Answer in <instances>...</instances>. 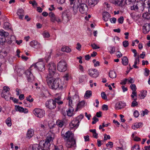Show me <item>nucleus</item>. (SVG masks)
<instances>
[{
	"instance_id": "f257e3e1",
	"label": "nucleus",
	"mask_w": 150,
	"mask_h": 150,
	"mask_svg": "<svg viewBox=\"0 0 150 150\" xmlns=\"http://www.w3.org/2000/svg\"><path fill=\"white\" fill-rule=\"evenodd\" d=\"M46 81L49 87L52 89L62 90L63 88V83H62L61 80L59 78L55 79L52 77L47 76Z\"/></svg>"
},
{
	"instance_id": "f03ea898",
	"label": "nucleus",
	"mask_w": 150,
	"mask_h": 150,
	"mask_svg": "<svg viewBox=\"0 0 150 150\" xmlns=\"http://www.w3.org/2000/svg\"><path fill=\"white\" fill-rule=\"evenodd\" d=\"M54 137V134L51 132L48 133L46 138V140L45 142L44 141H41L40 143V144H42L43 147L48 148L50 145V142H52Z\"/></svg>"
},
{
	"instance_id": "7ed1b4c3",
	"label": "nucleus",
	"mask_w": 150,
	"mask_h": 150,
	"mask_svg": "<svg viewBox=\"0 0 150 150\" xmlns=\"http://www.w3.org/2000/svg\"><path fill=\"white\" fill-rule=\"evenodd\" d=\"M47 67L48 68L49 74L47 76L52 77L55 74L56 67L53 62H51L48 64Z\"/></svg>"
},
{
	"instance_id": "20e7f679",
	"label": "nucleus",
	"mask_w": 150,
	"mask_h": 150,
	"mask_svg": "<svg viewBox=\"0 0 150 150\" xmlns=\"http://www.w3.org/2000/svg\"><path fill=\"white\" fill-rule=\"evenodd\" d=\"M45 64L43 61H40L35 64H33L31 67V68L34 67L40 71H42L45 69Z\"/></svg>"
},
{
	"instance_id": "39448f33",
	"label": "nucleus",
	"mask_w": 150,
	"mask_h": 150,
	"mask_svg": "<svg viewBox=\"0 0 150 150\" xmlns=\"http://www.w3.org/2000/svg\"><path fill=\"white\" fill-rule=\"evenodd\" d=\"M81 0H79V3H78L79 11L82 14H85L87 13L88 10V7L86 4H84L80 3Z\"/></svg>"
},
{
	"instance_id": "423d86ee",
	"label": "nucleus",
	"mask_w": 150,
	"mask_h": 150,
	"mask_svg": "<svg viewBox=\"0 0 150 150\" xmlns=\"http://www.w3.org/2000/svg\"><path fill=\"white\" fill-rule=\"evenodd\" d=\"M66 63L63 60H61L58 64L57 68L58 70L61 72L65 71L67 69Z\"/></svg>"
},
{
	"instance_id": "0eeeda50",
	"label": "nucleus",
	"mask_w": 150,
	"mask_h": 150,
	"mask_svg": "<svg viewBox=\"0 0 150 150\" xmlns=\"http://www.w3.org/2000/svg\"><path fill=\"white\" fill-rule=\"evenodd\" d=\"M33 113L37 117L41 118L45 115L44 110L39 108H35L33 111Z\"/></svg>"
},
{
	"instance_id": "6e6552de",
	"label": "nucleus",
	"mask_w": 150,
	"mask_h": 150,
	"mask_svg": "<svg viewBox=\"0 0 150 150\" xmlns=\"http://www.w3.org/2000/svg\"><path fill=\"white\" fill-rule=\"evenodd\" d=\"M61 135L64 139L68 140H72L74 139V134L71 132L68 131L67 132L64 134L61 133Z\"/></svg>"
},
{
	"instance_id": "1a4fd4ad",
	"label": "nucleus",
	"mask_w": 150,
	"mask_h": 150,
	"mask_svg": "<svg viewBox=\"0 0 150 150\" xmlns=\"http://www.w3.org/2000/svg\"><path fill=\"white\" fill-rule=\"evenodd\" d=\"M47 108L50 109H53L55 108L56 106L55 101L52 99L48 100L45 103Z\"/></svg>"
},
{
	"instance_id": "9d476101",
	"label": "nucleus",
	"mask_w": 150,
	"mask_h": 150,
	"mask_svg": "<svg viewBox=\"0 0 150 150\" xmlns=\"http://www.w3.org/2000/svg\"><path fill=\"white\" fill-rule=\"evenodd\" d=\"M70 19V16L69 13L64 12L62 13V21L64 23L68 22Z\"/></svg>"
},
{
	"instance_id": "9b49d317",
	"label": "nucleus",
	"mask_w": 150,
	"mask_h": 150,
	"mask_svg": "<svg viewBox=\"0 0 150 150\" xmlns=\"http://www.w3.org/2000/svg\"><path fill=\"white\" fill-rule=\"evenodd\" d=\"M66 146L68 148L75 147L76 146V143L75 139L67 140Z\"/></svg>"
},
{
	"instance_id": "f8f14e48",
	"label": "nucleus",
	"mask_w": 150,
	"mask_h": 150,
	"mask_svg": "<svg viewBox=\"0 0 150 150\" xmlns=\"http://www.w3.org/2000/svg\"><path fill=\"white\" fill-rule=\"evenodd\" d=\"M88 74L93 78H96L99 75V73L98 71L95 69H89L88 71Z\"/></svg>"
},
{
	"instance_id": "ddd939ff",
	"label": "nucleus",
	"mask_w": 150,
	"mask_h": 150,
	"mask_svg": "<svg viewBox=\"0 0 150 150\" xmlns=\"http://www.w3.org/2000/svg\"><path fill=\"white\" fill-rule=\"evenodd\" d=\"M25 74L27 78L28 81L29 82H32L34 79V78L33 75L30 70H28L25 71Z\"/></svg>"
},
{
	"instance_id": "4468645a",
	"label": "nucleus",
	"mask_w": 150,
	"mask_h": 150,
	"mask_svg": "<svg viewBox=\"0 0 150 150\" xmlns=\"http://www.w3.org/2000/svg\"><path fill=\"white\" fill-rule=\"evenodd\" d=\"M79 121L77 119L73 120L69 124V126L71 129L76 128L79 125Z\"/></svg>"
},
{
	"instance_id": "2eb2a0df",
	"label": "nucleus",
	"mask_w": 150,
	"mask_h": 150,
	"mask_svg": "<svg viewBox=\"0 0 150 150\" xmlns=\"http://www.w3.org/2000/svg\"><path fill=\"white\" fill-rule=\"evenodd\" d=\"M125 106V103L122 101H120L116 103L115 105V108L116 110H121Z\"/></svg>"
},
{
	"instance_id": "dca6fc26",
	"label": "nucleus",
	"mask_w": 150,
	"mask_h": 150,
	"mask_svg": "<svg viewBox=\"0 0 150 150\" xmlns=\"http://www.w3.org/2000/svg\"><path fill=\"white\" fill-rule=\"evenodd\" d=\"M15 107V110L17 111H19L20 112H23L25 113L28 112V110L26 108H24L23 107L20 106L19 105L16 106Z\"/></svg>"
},
{
	"instance_id": "f3484780",
	"label": "nucleus",
	"mask_w": 150,
	"mask_h": 150,
	"mask_svg": "<svg viewBox=\"0 0 150 150\" xmlns=\"http://www.w3.org/2000/svg\"><path fill=\"white\" fill-rule=\"evenodd\" d=\"M30 46L35 48L37 49L39 47L40 44L37 41L33 40L31 41L30 43Z\"/></svg>"
},
{
	"instance_id": "a211bd4d",
	"label": "nucleus",
	"mask_w": 150,
	"mask_h": 150,
	"mask_svg": "<svg viewBox=\"0 0 150 150\" xmlns=\"http://www.w3.org/2000/svg\"><path fill=\"white\" fill-rule=\"evenodd\" d=\"M143 32L145 34L147 33L150 30V24H146L143 26Z\"/></svg>"
},
{
	"instance_id": "6ab92c4d",
	"label": "nucleus",
	"mask_w": 150,
	"mask_h": 150,
	"mask_svg": "<svg viewBox=\"0 0 150 150\" xmlns=\"http://www.w3.org/2000/svg\"><path fill=\"white\" fill-rule=\"evenodd\" d=\"M17 14L20 19H22L24 16V10L22 8L19 9L17 11Z\"/></svg>"
},
{
	"instance_id": "aec40b11",
	"label": "nucleus",
	"mask_w": 150,
	"mask_h": 150,
	"mask_svg": "<svg viewBox=\"0 0 150 150\" xmlns=\"http://www.w3.org/2000/svg\"><path fill=\"white\" fill-rule=\"evenodd\" d=\"M103 19L105 21H108L110 17V14L107 12H104L103 14Z\"/></svg>"
},
{
	"instance_id": "412c9836",
	"label": "nucleus",
	"mask_w": 150,
	"mask_h": 150,
	"mask_svg": "<svg viewBox=\"0 0 150 150\" xmlns=\"http://www.w3.org/2000/svg\"><path fill=\"white\" fill-rule=\"evenodd\" d=\"M140 4L142 5V4L139 2L135 3L133 5L131 6V10H133L135 11H137L139 9V6Z\"/></svg>"
},
{
	"instance_id": "4be33fe9",
	"label": "nucleus",
	"mask_w": 150,
	"mask_h": 150,
	"mask_svg": "<svg viewBox=\"0 0 150 150\" xmlns=\"http://www.w3.org/2000/svg\"><path fill=\"white\" fill-rule=\"evenodd\" d=\"M74 110V108L72 106H69L68 110L67 111V115L69 117L72 116Z\"/></svg>"
},
{
	"instance_id": "5701e85b",
	"label": "nucleus",
	"mask_w": 150,
	"mask_h": 150,
	"mask_svg": "<svg viewBox=\"0 0 150 150\" xmlns=\"http://www.w3.org/2000/svg\"><path fill=\"white\" fill-rule=\"evenodd\" d=\"M10 88L4 86L3 88V90L1 94V96H4L5 95V94H8L10 93L9 91Z\"/></svg>"
},
{
	"instance_id": "b1692460",
	"label": "nucleus",
	"mask_w": 150,
	"mask_h": 150,
	"mask_svg": "<svg viewBox=\"0 0 150 150\" xmlns=\"http://www.w3.org/2000/svg\"><path fill=\"white\" fill-rule=\"evenodd\" d=\"M40 144H35L33 145L32 146V149L33 150H45L44 149H43L41 147Z\"/></svg>"
},
{
	"instance_id": "393cba45",
	"label": "nucleus",
	"mask_w": 150,
	"mask_h": 150,
	"mask_svg": "<svg viewBox=\"0 0 150 150\" xmlns=\"http://www.w3.org/2000/svg\"><path fill=\"white\" fill-rule=\"evenodd\" d=\"M34 131L32 129H30L28 130L27 134V137L30 139V138L32 137L34 134Z\"/></svg>"
},
{
	"instance_id": "a878e982",
	"label": "nucleus",
	"mask_w": 150,
	"mask_h": 150,
	"mask_svg": "<svg viewBox=\"0 0 150 150\" xmlns=\"http://www.w3.org/2000/svg\"><path fill=\"white\" fill-rule=\"evenodd\" d=\"M109 76L111 79H114L116 77V74L115 72L113 71H111L109 73Z\"/></svg>"
},
{
	"instance_id": "bb28decb",
	"label": "nucleus",
	"mask_w": 150,
	"mask_h": 150,
	"mask_svg": "<svg viewBox=\"0 0 150 150\" xmlns=\"http://www.w3.org/2000/svg\"><path fill=\"white\" fill-rule=\"evenodd\" d=\"M147 91H142L139 94V96L140 99H142L144 98L146 96Z\"/></svg>"
},
{
	"instance_id": "cd10ccee",
	"label": "nucleus",
	"mask_w": 150,
	"mask_h": 150,
	"mask_svg": "<svg viewBox=\"0 0 150 150\" xmlns=\"http://www.w3.org/2000/svg\"><path fill=\"white\" fill-rule=\"evenodd\" d=\"M122 64L123 65L126 66L127 65L128 61V58L126 57H123L122 59Z\"/></svg>"
},
{
	"instance_id": "c85d7f7f",
	"label": "nucleus",
	"mask_w": 150,
	"mask_h": 150,
	"mask_svg": "<svg viewBox=\"0 0 150 150\" xmlns=\"http://www.w3.org/2000/svg\"><path fill=\"white\" fill-rule=\"evenodd\" d=\"M142 125L141 122L135 123L132 126V128L134 129H136L139 128Z\"/></svg>"
},
{
	"instance_id": "c756f323",
	"label": "nucleus",
	"mask_w": 150,
	"mask_h": 150,
	"mask_svg": "<svg viewBox=\"0 0 150 150\" xmlns=\"http://www.w3.org/2000/svg\"><path fill=\"white\" fill-rule=\"evenodd\" d=\"M61 50L63 52L67 53L70 52L71 51L70 48L67 46H63L61 48Z\"/></svg>"
},
{
	"instance_id": "7c9ffc66",
	"label": "nucleus",
	"mask_w": 150,
	"mask_h": 150,
	"mask_svg": "<svg viewBox=\"0 0 150 150\" xmlns=\"http://www.w3.org/2000/svg\"><path fill=\"white\" fill-rule=\"evenodd\" d=\"M78 4L77 5L74 4L73 6V13L74 15H76L78 12V8H79Z\"/></svg>"
},
{
	"instance_id": "2f4dec72",
	"label": "nucleus",
	"mask_w": 150,
	"mask_h": 150,
	"mask_svg": "<svg viewBox=\"0 0 150 150\" xmlns=\"http://www.w3.org/2000/svg\"><path fill=\"white\" fill-rule=\"evenodd\" d=\"M9 33L6 32L5 31L3 30H0V35L4 37H7Z\"/></svg>"
},
{
	"instance_id": "473e14b6",
	"label": "nucleus",
	"mask_w": 150,
	"mask_h": 150,
	"mask_svg": "<svg viewBox=\"0 0 150 150\" xmlns=\"http://www.w3.org/2000/svg\"><path fill=\"white\" fill-rule=\"evenodd\" d=\"M92 95V92L91 91H87L85 94L84 97L86 99L89 98Z\"/></svg>"
},
{
	"instance_id": "72a5a7b5",
	"label": "nucleus",
	"mask_w": 150,
	"mask_h": 150,
	"mask_svg": "<svg viewBox=\"0 0 150 150\" xmlns=\"http://www.w3.org/2000/svg\"><path fill=\"white\" fill-rule=\"evenodd\" d=\"M5 95L4 96H1V97L4 98L6 100L8 101L9 99L11 100L13 99V98L11 96V94L10 93L8 94H5Z\"/></svg>"
},
{
	"instance_id": "f704fd0d",
	"label": "nucleus",
	"mask_w": 150,
	"mask_h": 150,
	"mask_svg": "<svg viewBox=\"0 0 150 150\" xmlns=\"http://www.w3.org/2000/svg\"><path fill=\"white\" fill-rule=\"evenodd\" d=\"M56 125L59 127H62L64 125L63 121L60 120H58L56 122Z\"/></svg>"
},
{
	"instance_id": "c9c22d12",
	"label": "nucleus",
	"mask_w": 150,
	"mask_h": 150,
	"mask_svg": "<svg viewBox=\"0 0 150 150\" xmlns=\"http://www.w3.org/2000/svg\"><path fill=\"white\" fill-rule=\"evenodd\" d=\"M85 102L84 101H81L80 102H79L77 105V108L76 110L77 111L79 108L83 106Z\"/></svg>"
},
{
	"instance_id": "e433bc0d",
	"label": "nucleus",
	"mask_w": 150,
	"mask_h": 150,
	"mask_svg": "<svg viewBox=\"0 0 150 150\" xmlns=\"http://www.w3.org/2000/svg\"><path fill=\"white\" fill-rule=\"evenodd\" d=\"M87 79V76L86 75L81 76L79 78V82L80 83L85 81Z\"/></svg>"
},
{
	"instance_id": "4c0bfd02",
	"label": "nucleus",
	"mask_w": 150,
	"mask_h": 150,
	"mask_svg": "<svg viewBox=\"0 0 150 150\" xmlns=\"http://www.w3.org/2000/svg\"><path fill=\"white\" fill-rule=\"evenodd\" d=\"M88 5L92 7L95 6L96 1L95 0H88Z\"/></svg>"
},
{
	"instance_id": "58836bf2",
	"label": "nucleus",
	"mask_w": 150,
	"mask_h": 150,
	"mask_svg": "<svg viewBox=\"0 0 150 150\" xmlns=\"http://www.w3.org/2000/svg\"><path fill=\"white\" fill-rule=\"evenodd\" d=\"M124 0H115L112 3L115 4H117L119 6H121Z\"/></svg>"
},
{
	"instance_id": "ea45409f",
	"label": "nucleus",
	"mask_w": 150,
	"mask_h": 150,
	"mask_svg": "<svg viewBox=\"0 0 150 150\" xmlns=\"http://www.w3.org/2000/svg\"><path fill=\"white\" fill-rule=\"evenodd\" d=\"M142 17L146 19H150V14H149L148 12L144 13L142 15Z\"/></svg>"
},
{
	"instance_id": "a19ab883",
	"label": "nucleus",
	"mask_w": 150,
	"mask_h": 150,
	"mask_svg": "<svg viewBox=\"0 0 150 150\" xmlns=\"http://www.w3.org/2000/svg\"><path fill=\"white\" fill-rule=\"evenodd\" d=\"M115 51V47L114 46H110L109 47V52L110 54H113Z\"/></svg>"
},
{
	"instance_id": "79ce46f5",
	"label": "nucleus",
	"mask_w": 150,
	"mask_h": 150,
	"mask_svg": "<svg viewBox=\"0 0 150 150\" xmlns=\"http://www.w3.org/2000/svg\"><path fill=\"white\" fill-rule=\"evenodd\" d=\"M4 28L6 29H10L11 28L10 24L8 22H5L4 24Z\"/></svg>"
},
{
	"instance_id": "37998d69",
	"label": "nucleus",
	"mask_w": 150,
	"mask_h": 150,
	"mask_svg": "<svg viewBox=\"0 0 150 150\" xmlns=\"http://www.w3.org/2000/svg\"><path fill=\"white\" fill-rule=\"evenodd\" d=\"M70 4L72 5L73 4L77 5L79 3V0H69Z\"/></svg>"
},
{
	"instance_id": "c03bdc74",
	"label": "nucleus",
	"mask_w": 150,
	"mask_h": 150,
	"mask_svg": "<svg viewBox=\"0 0 150 150\" xmlns=\"http://www.w3.org/2000/svg\"><path fill=\"white\" fill-rule=\"evenodd\" d=\"M67 100H68V102L69 103V106H72L73 105V104L72 103V100L71 98L70 97H69L68 98Z\"/></svg>"
},
{
	"instance_id": "a18cd8bd",
	"label": "nucleus",
	"mask_w": 150,
	"mask_h": 150,
	"mask_svg": "<svg viewBox=\"0 0 150 150\" xmlns=\"http://www.w3.org/2000/svg\"><path fill=\"white\" fill-rule=\"evenodd\" d=\"M148 112V110L147 109H145L144 110H142L141 112V116L142 117H143L145 115L147 114Z\"/></svg>"
},
{
	"instance_id": "49530a36",
	"label": "nucleus",
	"mask_w": 150,
	"mask_h": 150,
	"mask_svg": "<svg viewBox=\"0 0 150 150\" xmlns=\"http://www.w3.org/2000/svg\"><path fill=\"white\" fill-rule=\"evenodd\" d=\"M6 122L8 126H11V123L10 118L8 117L6 120Z\"/></svg>"
},
{
	"instance_id": "de8ad7c7",
	"label": "nucleus",
	"mask_w": 150,
	"mask_h": 150,
	"mask_svg": "<svg viewBox=\"0 0 150 150\" xmlns=\"http://www.w3.org/2000/svg\"><path fill=\"white\" fill-rule=\"evenodd\" d=\"M42 35L44 38H48L50 37L49 33L45 31L42 33Z\"/></svg>"
},
{
	"instance_id": "09e8293b",
	"label": "nucleus",
	"mask_w": 150,
	"mask_h": 150,
	"mask_svg": "<svg viewBox=\"0 0 150 150\" xmlns=\"http://www.w3.org/2000/svg\"><path fill=\"white\" fill-rule=\"evenodd\" d=\"M6 42V39L5 38H0V44L1 45H4Z\"/></svg>"
},
{
	"instance_id": "8fccbe9b",
	"label": "nucleus",
	"mask_w": 150,
	"mask_h": 150,
	"mask_svg": "<svg viewBox=\"0 0 150 150\" xmlns=\"http://www.w3.org/2000/svg\"><path fill=\"white\" fill-rule=\"evenodd\" d=\"M91 46L92 47L93 49H97L100 48L95 43L91 44Z\"/></svg>"
},
{
	"instance_id": "3c124183",
	"label": "nucleus",
	"mask_w": 150,
	"mask_h": 150,
	"mask_svg": "<svg viewBox=\"0 0 150 150\" xmlns=\"http://www.w3.org/2000/svg\"><path fill=\"white\" fill-rule=\"evenodd\" d=\"M26 100L27 101H29L30 102H32L33 101V99L31 97L30 95L29 96H28L26 97Z\"/></svg>"
},
{
	"instance_id": "603ef678",
	"label": "nucleus",
	"mask_w": 150,
	"mask_h": 150,
	"mask_svg": "<svg viewBox=\"0 0 150 150\" xmlns=\"http://www.w3.org/2000/svg\"><path fill=\"white\" fill-rule=\"evenodd\" d=\"M136 99H134V100L132 102L131 104L132 107H134L138 105V103L136 100Z\"/></svg>"
},
{
	"instance_id": "864d4df0",
	"label": "nucleus",
	"mask_w": 150,
	"mask_h": 150,
	"mask_svg": "<svg viewBox=\"0 0 150 150\" xmlns=\"http://www.w3.org/2000/svg\"><path fill=\"white\" fill-rule=\"evenodd\" d=\"M93 119V121L92 122V124H95L98 121V119L97 118L96 116H94Z\"/></svg>"
},
{
	"instance_id": "5fc2aeb1",
	"label": "nucleus",
	"mask_w": 150,
	"mask_h": 150,
	"mask_svg": "<svg viewBox=\"0 0 150 150\" xmlns=\"http://www.w3.org/2000/svg\"><path fill=\"white\" fill-rule=\"evenodd\" d=\"M139 56L138 57H136L135 58V61L134 64H137L139 63Z\"/></svg>"
},
{
	"instance_id": "6e6d98bb",
	"label": "nucleus",
	"mask_w": 150,
	"mask_h": 150,
	"mask_svg": "<svg viewBox=\"0 0 150 150\" xmlns=\"http://www.w3.org/2000/svg\"><path fill=\"white\" fill-rule=\"evenodd\" d=\"M123 45L125 47H127L129 45V43L127 41L125 40L123 42Z\"/></svg>"
},
{
	"instance_id": "4d7b16f0",
	"label": "nucleus",
	"mask_w": 150,
	"mask_h": 150,
	"mask_svg": "<svg viewBox=\"0 0 150 150\" xmlns=\"http://www.w3.org/2000/svg\"><path fill=\"white\" fill-rule=\"evenodd\" d=\"M130 87L132 91H136L137 88L136 85L134 84H131L130 86Z\"/></svg>"
},
{
	"instance_id": "13d9d810",
	"label": "nucleus",
	"mask_w": 150,
	"mask_h": 150,
	"mask_svg": "<svg viewBox=\"0 0 150 150\" xmlns=\"http://www.w3.org/2000/svg\"><path fill=\"white\" fill-rule=\"evenodd\" d=\"M137 150H139V147L138 145H135L132 148V150H134V149Z\"/></svg>"
},
{
	"instance_id": "bf43d9fd",
	"label": "nucleus",
	"mask_w": 150,
	"mask_h": 150,
	"mask_svg": "<svg viewBox=\"0 0 150 150\" xmlns=\"http://www.w3.org/2000/svg\"><path fill=\"white\" fill-rule=\"evenodd\" d=\"M101 96L102 98L104 99H107V96L105 93L103 92L101 93Z\"/></svg>"
},
{
	"instance_id": "052dcab7",
	"label": "nucleus",
	"mask_w": 150,
	"mask_h": 150,
	"mask_svg": "<svg viewBox=\"0 0 150 150\" xmlns=\"http://www.w3.org/2000/svg\"><path fill=\"white\" fill-rule=\"evenodd\" d=\"M118 22L119 23L122 24L123 23L124 21V18L123 16L120 17L118 19Z\"/></svg>"
},
{
	"instance_id": "680f3d73",
	"label": "nucleus",
	"mask_w": 150,
	"mask_h": 150,
	"mask_svg": "<svg viewBox=\"0 0 150 150\" xmlns=\"http://www.w3.org/2000/svg\"><path fill=\"white\" fill-rule=\"evenodd\" d=\"M139 115V112L137 110H135L134 113V115L135 117H137Z\"/></svg>"
},
{
	"instance_id": "e2e57ef3",
	"label": "nucleus",
	"mask_w": 150,
	"mask_h": 150,
	"mask_svg": "<svg viewBox=\"0 0 150 150\" xmlns=\"http://www.w3.org/2000/svg\"><path fill=\"white\" fill-rule=\"evenodd\" d=\"M104 140H106L108 139H110V137L109 135H107L106 134H105L104 135Z\"/></svg>"
},
{
	"instance_id": "0e129e2a",
	"label": "nucleus",
	"mask_w": 150,
	"mask_h": 150,
	"mask_svg": "<svg viewBox=\"0 0 150 150\" xmlns=\"http://www.w3.org/2000/svg\"><path fill=\"white\" fill-rule=\"evenodd\" d=\"M81 47V45H80L79 43H78L76 45V48L78 50H80Z\"/></svg>"
},
{
	"instance_id": "69168bd1",
	"label": "nucleus",
	"mask_w": 150,
	"mask_h": 150,
	"mask_svg": "<svg viewBox=\"0 0 150 150\" xmlns=\"http://www.w3.org/2000/svg\"><path fill=\"white\" fill-rule=\"evenodd\" d=\"M128 81V79H125L122 80L120 83V84L122 85H125L126 84L127 81Z\"/></svg>"
},
{
	"instance_id": "338daca9",
	"label": "nucleus",
	"mask_w": 150,
	"mask_h": 150,
	"mask_svg": "<svg viewBox=\"0 0 150 150\" xmlns=\"http://www.w3.org/2000/svg\"><path fill=\"white\" fill-rule=\"evenodd\" d=\"M102 109L103 110H108V106L106 105H104L102 106Z\"/></svg>"
},
{
	"instance_id": "774afa93",
	"label": "nucleus",
	"mask_w": 150,
	"mask_h": 150,
	"mask_svg": "<svg viewBox=\"0 0 150 150\" xmlns=\"http://www.w3.org/2000/svg\"><path fill=\"white\" fill-rule=\"evenodd\" d=\"M149 74V70L147 69H145V72L144 73V75L146 76H148Z\"/></svg>"
}]
</instances>
